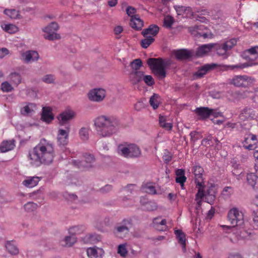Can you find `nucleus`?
<instances>
[{"instance_id": "nucleus-1", "label": "nucleus", "mask_w": 258, "mask_h": 258, "mask_svg": "<svg viewBox=\"0 0 258 258\" xmlns=\"http://www.w3.org/2000/svg\"><path fill=\"white\" fill-rule=\"evenodd\" d=\"M94 122L96 133L101 138L111 137L117 132L119 124L116 117L105 115L97 117Z\"/></svg>"}, {"instance_id": "nucleus-2", "label": "nucleus", "mask_w": 258, "mask_h": 258, "mask_svg": "<svg viewBox=\"0 0 258 258\" xmlns=\"http://www.w3.org/2000/svg\"><path fill=\"white\" fill-rule=\"evenodd\" d=\"M30 159L34 161H52L54 157L52 144L45 139L29 153Z\"/></svg>"}, {"instance_id": "nucleus-3", "label": "nucleus", "mask_w": 258, "mask_h": 258, "mask_svg": "<svg viewBox=\"0 0 258 258\" xmlns=\"http://www.w3.org/2000/svg\"><path fill=\"white\" fill-rule=\"evenodd\" d=\"M117 151L119 155L126 158H138L141 155L140 148L135 144H120L117 147Z\"/></svg>"}, {"instance_id": "nucleus-4", "label": "nucleus", "mask_w": 258, "mask_h": 258, "mask_svg": "<svg viewBox=\"0 0 258 258\" xmlns=\"http://www.w3.org/2000/svg\"><path fill=\"white\" fill-rule=\"evenodd\" d=\"M147 64L153 73L159 79H164L166 77V64L162 58H150L147 60Z\"/></svg>"}, {"instance_id": "nucleus-5", "label": "nucleus", "mask_w": 258, "mask_h": 258, "mask_svg": "<svg viewBox=\"0 0 258 258\" xmlns=\"http://www.w3.org/2000/svg\"><path fill=\"white\" fill-rule=\"evenodd\" d=\"M227 218L233 228L242 230L244 228V216L237 208H233L228 212Z\"/></svg>"}, {"instance_id": "nucleus-6", "label": "nucleus", "mask_w": 258, "mask_h": 258, "mask_svg": "<svg viewBox=\"0 0 258 258\" xmlns=\"http://www.w3.org/2000/svg\"><path fill=\"white\" fill-rule=\"evenodd\" d=\"M195 175V181L196 184V188H198V192L197 197L202 198L205 196L204 194V182L203 178L204 169L200 166H195L192 169Z\"/></svg>"}, {"instance_id": "nucleus-7", "label": "nucleus", "mask_w": 258, "mask_h": 258, "mask_svg": "<svg viewBox=\"0 0 258 258\" xmlns=\"http://www.w3.org/2000/svg\"><path fill=\"white\" fill-rule=\"evenodd\" d=\"M255 80L247 75H236L233 77L230 83L237 87L248 88L251 87Z\"/></svg>"}, {"instance_id": "nucleus-8", "label": "nucleus", "mask_w": 258, "mask_h": 258, "mask_svg": "<svg viewBox=\"0 0 258 258\" xmlns=\"http://www.w3.org/2000/svg\"><path fill=\"white\" fill-rule=\"evenodd\" d=\"M133 225L131 218H126L116 224L115 227V234L120 238H123L128 234L130 229Z\"/></svg>"}, {"instance_id": "nucleus-9", "label": "nucleus", "mask_w": 258, "mask_h": 258, "mask_svg": "<svg viewBox=\"0 0 258 258\" xmlns=\"http://www.w3.org/2000/svg\"><path fill=\"white\" fill-rule=\"evenodd\" d=\"M237 42V39L232 38L223 43H216L215 50L219 55H226L227 51L235 46Z\"/></svg>"}, {"instance_id": "nucleus-10", "label": "nucleus", "mask_w": 258, "mask_h": 258, "mask_svg": "<svg viewBox=\"0 0 258 258\" xmlns=\"http://www.w3.org/2000/svg\"><path fill=\"white\" fill-rule=\"evenodd\" d=\"M58 29V24L55 22H52L43 29V31L47 33L44 35V37L49 40L59 39L60 35L55 32Z\"/></svg>"}, {"instance_id": "nucleus-11", "label": "nucleus", "mask_w": 258, "mask_h": 258, "mask_svg": "<svg viewBox=\"0 0 258 258\" xmlns=\"http://www.w3.org/2000/svg\"><path fill=\"white\" fill-rule=\"evenodd\" d=\"M70 125L68 124L65 129L59 128L57 135V141L59 145L64 146L68 143Z\"/></svg>"}, {"instance_id": "nucleus-12", "label": "nucleus", "mask_w": 258, "mask_h": 258, "mask_svg": "<svg viewBox=\"0 0 258 258\" xmlns=\"http://www.w3.org/2000/svg\"><path fill=\"white\" fill-rule=\"evenodd\" d=\"M189 31L195 36L202 37L204 38H207L212 35L211 33L209 32L207 28L203 25L190 27Z\"/></svg>"}, {"instance_id": "nucleus-13", "label": "nucleus", "mask_w": 258, "mask_h": 258, "mask_svg": "<svg viewBox=\"0 0 258 258\" xmlns=\"http://www.w3.org/2000/svg\"><path fill=\"white\" fill-rule=\"evenodd\" d=\"M106 96V92L103 89H94L91 90L88 93V98L91 101H102Z\"/></svg>"}, {"instance_id": "nucleus-14", "label": "nucleus", "mask_w": 258, "mask_h": 258, "mask_svg": "<svg viewBox=\"0 0 258 258\" xmlns=\"http://www.w3.org/2000/svg\"><path fill=\"white\" fill-rule=\"evenodd\" d=\"M257 143V137L253 134H249L242 142L243 147L244 149L248 150H253L256 148Z\"/></svg>"}, {"instance_id": "nucleus-15", "label": "nucleus", "mask_w": 258, "mask_h": 258, "mask_svg": "<svg viewBox=\"0 0 258 258\" xmlns=\"http://www.w3.org/2000/svg\"><path fill=\"white\" fill-rule=\"evenodd\" d=\"M39 57L37 52L33 50L27 51L21 54V59L26 63L37 60Z\"/></svg>"}, {"instance_id": "nucleus-16", "label": "nucleus", "mask_w": 258, "mask_h": 258, "mask_svg": "<svg viewBox=\"0 0 258 258\" xmlns=\"http://www.w3.org/2000/svg\"><path fill=\"white\" fill-rule=\"evenodd\" d=\"M256 117L255 112L251 108H246L244 109L239 115L240 119L243 121L253 120Z\"/></svg>"}, {"instance_id": "nucleus-17", "label": "nucleus", "mask_w": 258, "mask_h": 258, "mask_svg": "<svg viewBox=\"0 0 258 258\" xmlns=\"http://www.w3.org/2000/svg\"><path fill=\"white\" fill-rule=\"evenodd\" d=\"M87 254L90 258H102L104 251L97 247H89L87 249Z\"/></svg>"}, {"instance_id": "nucleus-18", "label": "nucleus", "mask_w": 258, "mask_h": 258, "mask_svg": "<svg viewBox=\"0 0 258 258\" xmlns=\"http://www.w3.org/2000/svg\"><path fill=\"white\" fill-rule=\"evenodd\" d=\"M195 112L199 116L200 119H205L209 117L213 113V109H209L208 107H202L196 108Z\"/></svg>"}, {"instance_id": "nucleus-19", "label": "nucleus", "mask_w": 258, "mask_h": 258, "mask_svg": "<svg viewBox=\"0 0 258 258\" xmlns=\"http://www.w3.org/2000/svg\"><path fill=\"white\" fill-rule=\"evenodd\" d=\"M159 31V27L155 24L150 25L147 28L144 29L142 34L144 37L148 36H152V38L155 36Z\"/></svg>"}, {"instance_id": "nucleus-20", "label": "nucleus", "mask_w": 258, "mask_h": 258, "mask_svg": "<svg viewBox=\"0 0 258 258\" xmlns=\"http://www.w3.org/2000/svg\"><path fill=\"white\" fill-rule=\"evenodd\" d=\"M130 26L134 30L139 31L144 26V21L140 18L139 16H136L130 19Z\"/></svg>"}, {"instance_id": "nucleus-21", "label": "nucleus", "mask_w": 258, "mask_h": 258, "mask_svg": "<svg viewBox=\"0 0 258 258\" xmlns=\"http://www.w3.org/2000/svg\"><path fill=\"white\" fill-rule=\"evenodd\" d=\"M216 43L204 44L199 47L196 51V54L198 56H202L210 52L212 48L215 49Z\"/></svg>"}, {"instance_id": "nucleus-22", "label": "nucleus", "mask_w": 258, "mask_h": 258, "mask_svg": "<svg viewBox=\"0 0 258 258\" xmlns=\"http://www.w3.org/2000/svg\"><path fill=\"white\" fill-rule=\"evenodd\" d=\"M176 11L178 15H182L185 17H196L194 15V12H192L191 8L189 7L179 6L178 8L176 9Z\"/></svg>"}, {"instance_id": "nucleus-23", "label": "nucleus", "mask_w": 258, "mask_h": 258, "mask_svg": "<svg viewBox=\"0 0 258 258\" xmlns=\"http://www.w3.org/2000/svg\"><path fill=\"white\" fill-rule=\"evenodd\" d=\"M176 177L175 181L179 183L181 188L183 189L184 186V182L186 181V177L185 176V171L182 169H177L175 171Z\"/></svg>"}, {"instance_id": "nucleus-24", "label": "nucleus", "mask_w": 258, "mask_h": 258, "mask_svg": "<svg viewBox=\"0 0 258 258\" xmlns=\"http://www.w3.org/2000/svg\"><path fill=\"white\" fill-rule=\"evenodd\" d=\"M154 227L159 231H165L167 229L166 220L165 219L161 220V218L157 217L153 219Z\"/></svg>"}, {"instance_id": "nucleus-25", "label": "nucleus", "mask_w": 258, "mask_h": 258, "mask_svg": "<svg viewBox=\"0 0 258 258\" xmlns=\"http://www.w3.org/2000/svg\"><path fill=\"white\" fill-rule=\"evenodd\" d=\"M15 142L14 140L3 141L0 145V151L4 153L13 150L15 147Z\"/></svg>"}, {"instance_id": "nucleus-26", "label": "nucleus", "mask_w": 258, "mask_h": 258, "mask_svg": "<svg viewBox=\"0 0 258 258\" xmlns=\"http://www.w3.org/2000/svg\"><path fill=\"white\" fill-rule=\"evenodd\" d=\"M174 54L178 60L186 59L191 56L190 52L186 49H181L174 51Z\"/></svg>"}, {"instance_id": "nucleus-27", "label": "nucleus", "mask_w": 258, "mask_h": 258, "mask_svg": "<svg viewBox=\"0 0 258 258\" xmlns=\"http://www.w3.org/2000/svg\"><path fill=\"white\" fill-rule=\"evenodd\" d=\"M41 118L43 121L47 123L50 122L53 119V116L49 107H43Z\"/></svg>"}, {"instance_id": "nucleus-28", "label": "nucleus", "mask_w": 258, "mask_h": 258, "mask_svg": "<svg viewBox=\"0 0 258 258\" xmlns=\"http://www.w3.org/2000/svg\"><path fill=\"white\" fill-rule=\"evenodd\" d=\"M74 116V114L72 111H66L61 113L58 117L60 125H63L66 122L71 119Z\"/></svg>"}, {"instance_id": "nucleus-29", "label": "nucleus", "mask_w": 258, "mask_h": 258, "mask_svg": "<svg viewBox=\"0 0 258 258\" xmlns=\"http://www.w3.org/2000/svg\"><path fill=\"white\" fill-rule=\"evenodd\" d=\"M4 13L12 19H20L22 17L19 11L14 9H6Z\"/></svg>"}, {"instance_id": "nucleus-30", "label": "nucleus", "mask_w": 258, "mask_h": 258, "mask_svg": "<svg viewBox=\"0 0 258 258\" xmlns=\"http://www.w3.org/2000/svg\"><path fill=\"white\" fill-rule=\"evenodd\" d=\"M248 183L254 189H258V176L253 173H250L247 175Z\"/></svg>"}, {"instance_id": "nucleus-31", "label": "nucleus", "mask_w": 258, "mask_h": 258, "mask_svg": "<svg viewBox=\"0 0 258 258\" xmlns=\"http://www.w3.org/2000/svg\"><path fill=\"white\" fill-rule=\"evenodd\" d=\"M144 73L141 71H135L130 74V79L133 84H136L143 79Z\"/></svg>"}, {"instance_id": "nucleus-32", "label": "nucleus", "mask_w": 258, "mask_h": 258, "mask_svg": "<svg viewBox=\"0 0 258 258\" xmlns=\"http://www.w3.org/2000/svg\"><path fill=\"white\" fill-rule=\"evenodd\" d=\"M174 233L176 236L178 242L182 245L183 249H185L186 237L185 234L181 230H176L175 231Z\"/></svg>"}, {"instance_id": "nucleus-33", "label": "nucleus", "mask_w": 258, "mask_h": 258, "mask_svg": "<svg viewBox=\"0 0 258 258\" xmlns=\"http://www.w3.org/2000/svg\"><path fill=\"white\" fill-rule=\"evenodd\" d=\"M39 180V177L37 176L29 177L23 181V184L28 187H33L38 184Z\"/></svg>"}, {"instance_id": "nucleus-34", "label": "nucleus", "mask_w": 258, "mask_h": 258, "mask_svg": "<svg viewBox=\"0 0 258 258\" xmlns=\"http://www.w3.org/2000/svg\"><path fill=\"white\" fill-rule=\"evenodd\" d=\"M214 143H215L216 145H218L219 143V141L217 138H214L212 136H209L207 138L204 139L202 141L201 145L206 147H209L213 146Z\"/></svg>"}, {"instance_id": "nucleus-35", "label": "nucleus", "mask_w": 258, "mask_h": 258, "mask_svg": "<svg viewBox=\"0 0 258 258\" xmlns=\"http://www.w3.org/2000/svg\"><path fill=\"white\" fill-rule=\"evenodd\" d=\"M5 246L8 251L11 254L16 255L19 253V249L14 243L13 241H7Z\"/></svg>"}, {"instance_id": "nucleus-36", "label": "nucleus", "mask_w": 258, "mask_h": 258, "mask_svg": "<svg viewBox=\"0 0 258 258\" xmlns=\"http://www.w3.org/2000/svg\"><path fill=\"white\" fill-rule=\"evenodd\" d=\"M212 68H213L210 64L205 65L195 73L194 77L196 79L201 78L203 77L208 71Z\"/></svg>"}, {"instance_id": "nucleus-37", "label": "nucleus", "mask_w": 258, "mask_h": 258, "mask_svg": "<svg viewBox=\"0 0 258 258\" xmlns=\"http://www.w3.org/2000/svg\"><path fill=\"white\" fill-rule=\"evenodd\" d=\"M74 167L79 169L81 171H85L89 169L92 165L91 162H71Z\"/></svg>"}, {"instance_id": "nucleus-38", "label": "nucleus", "mask_w": 258, "mask_h": 258, "mask_svg": "<svg viewBox=\"0 0 258 258\" xmlns=\"http://www.w3.org/2000/svg\"><path fill=\"white\" fill-rule=\"evenodd\" d=\"M85 230L84 226H75L69 229V233L75 236L76 235L80 234Z\"/></svg>"}, {"instance_id": "nucleus-39", "label": "nucleus", "mask_w": 258, "mask_h": 258, "mask_svg": "<svg viewBox=\"0 0 258 258\" xmlns=\"http://www.w3.org/2000/svg\"><path fill=\"white\" fill-rule=\"evenodd\" d=\"M160 100V96L157 94H154L150 99V104L154 109H157L159 105Z\"/></svg>"}, {"instance_id": "nucleus-40", "label": "nucleus", "mask_w": 258, "mask_h": 258, "mask_svg": "<svg viewBox=\"0 0 258 258\" xmlns=\"http://www.w3.org/2000/svg\"><path fill=\"white\" fill-rule=\"evenodd\" d=\"M90 129L89 127H82L79 132V137L81 140L86 141L89 139Z\"/></svg>"}, {"instance_id": "nucleus-41", "label": "nucleus", "mask_w": 258, "mask_h": 258, "mask_svg": "<svg viewBox=\"0 0 258 258\" xmlns=\"http://www.w3.org/2000/svg\"><path fill=\"white\" fill-rule=\"evenodd\" d=\"M9 79L12 83L18 85L21 82V77L19 73H12L9 75Z\"/></svg>"}, {"instance_id": "nucleus-42", "label": "nucleus", "mask_w": 258, "mask_h": 258, "mask_svg": "<svg viewBox=\"0 0 258 258\" xmlns=\"http://www.w3.org/2000/svg\"><path fill=\"white\" fill-rule=\"evenodd\" d=\"M257 63H249V62H245V63H238V64H235V65H231V66H228V67L231 69V70H234V69H240V70H241V69H244V68H247L248 67H251L253 65H256L257 64Z\"/></svg>"}, {"instance_id": "nucleus-43", "label": "nucleus", "mask_w": 258, "mask_h": 258, "mask_svg": "<svg viewBox=\"0 0 258 258\" xmlns=\"http://www.w3.org/2000/svg\"><path fill=\"white\" fill-rule=\"evenodd\" d=\"M2 27L5 31L11 34L15 33L18 31V28L13 24H5L4 26H2Z\"/></svg>"}, {"instance_id": "nucleus-44", "label": "nucleus", "mask_w": 258, "mask_h": 258, "mask_svg": "<svg viewBox=\"0 0 258 258\" xmlns=\"http://www.w3.org/2000/svg\"><path fill=\"white\" fill-rule=\"evenodd\" d=\"M145 37V38L142 40L141 45L143 48H147L154 41L155 39L154 38H152V36H149L148 35Z\"/></svg>"}, {"instance_id": "nucleus-45", "label": "nucleus", "mask_w": 258, "mask_h": 258, "mask_svg": "<svg viewBox=\"0 0 258 258\" xmlns=\"http://www.w3.org/2000/svg\"><path fill=\"white\" fill-rule=\"evenodd\" d=\"M143 188L147 193L149 194L154 195L156 194L155 186L151 183H147L143 185Z\"/></svg>"}, {"instance_id": "nucleus-46", "label": "nucleus", "mask_w": 258, "mask_h": 258, "mask_svg": "<svg viewBox=\"0 0 258 258\" xmlns=\"http://www.w3.org/2000/svg\"><path fill=\"white\" fill-rule=\"evenodd\" d=\"M64 241L66 245L67 246H72L77 241L76 237L73 235L68 236L65 237Z\"/></svg>"}, {"instance_id": "nucleus-47", "label": "nucleus", "mask_w": 258, "mask_h": 258, "mask_svg": "<svg viewBox=\"0 0 258 258\" xmlns=\"http://www.w3.org/2000/svg\"><path fill=\"white\" fill-rule=\"evenodd\" d=\"M55 80V77L52 74H48L44 76L41 80L47 84H51L54 83V80Z\"/></svg>"}, {"instance_id": "nucleus-48", "label": "nucleus", "mask_w": 258, "mask_h": 258, "mask_svg": "<svg viewBox=\"0 0 258 258\" xmlns=\"http://www.w3.org/2000/svg\"><path fill=\"white\" fill-rule=\"evenodd\" d=\"M126 244H120L118 247L117 252L122 257H125L127 254V250L126 248Z\"/></svg>"}, {"instance_id": "nucleus-49", "label": "nucleus", "mask_w": 258, "mask_h": 258, "mask_svg": "<svg viewBox=\"0 0 258 258\" xmlns=\"http://www.w3.org/2000/svg\"><path fill=\"white\" fill-rule=\"evenodd\" d=\"M37 205L33 202H28L26 204L24 208L27 212H33L36 209Z\"/></svg>"}, {"instance_id": "nucleus-50", "label": "nucleus", "mask_w": 258, "mask_h": 258, "mask_svg": "<svg viewBox=\"0 0 258 258\" xmlns=\"http://www.w3.org/2000/svg\"><path fill=\"white\" fill-rule=\"evenodd\" d=\"M142 60L139 59H135L134 60L131 64V67L133 69L135 70V71H138V70L142 66Z\"/></svg>"}, {"instance_id": "nucleus-51", "label": "nucleus", "mask_w": 258, "mask_h": 258, "mask_svg": "<svg viewBox=\"0 0 258 258\" xmlns=\"http://www.w3.org/2000/svg\"><path fill=\"white\" fill-rule=\"evenodd\" d=\"M1 89L3 92H11L14 88L8 82L6 81L2 83Z\"/></svg>"}, {"instance_id": "nucleus-52", "label": "nucleus", "mask_w": 258, "mask_h": 258, "mask_svg": "<svg viewBox=\"0 0 258 258\" xmlns=\"http://www.w3.org/2000/svg\"><path fill=\"white\" fill-rule=\"evenodd\" d=\"M35 105L33 103H30L29 105L25 106L21 110V112L23 114L26 115L31 113L33 111V108Z\"/></svg>"}, {"instance_id": "nucleus-53", "label": "nucleus", "mask_w": 258, "mask_h": 258, "mask_svg": "<svg viewBox=\"0 0 258 258\" xmlns=\"http://www.w3.org/2000/svg\"><path fill=\"white\" fill-rule=\"evenodd\" d=\"M173 22L174 20L171 17L166 16L164 19L163 26L167 28H170L171 27Z\"/></svg>"}, {"instance_id": "nucleus-54", "label": "nucleus", "mask_w": 258, "mask_h": 258, "mask_svg": "<svg viewBox=\"0 0 258 258\" xmlns=\"http://www.w3.org/2000/svg\"><path fill=\"white\" fill-rule=\"evenodd\" d=\"M126 13L127 15L131 17V18H133L134 17H136V16H139V15L136 14L137 10L132 6H128L126 8Z\"/></svg>"}, {"instance_id": "nucleus-55", "label": "nucleus", "mask_w": 258, "mask_h": 258, "mask_svg": "<svg viewBox=\"0 0 258 258\" xmlns=\"http://www.w3.org/2000/svg\"><path fill=\"white\" fill-rule=\"evenodd\" d=\"M143 80L146 84V85H147L149 86H151L155 83L154 79L151 75H146L143 76Z\"/></svg>"}, {"instance_id": "nucleus-56", "label": "nucleus", "mask_w": 258, "mask_h": 258, "mask_svg": "<svg viewBox=\"0 0 258 258\" xmlns=\"http://www.w3.org/2000/svg\"><path fill=\"white\" fill-rule=\"evenodd\" d=\"M189 136L190 137L191 141L194 143L198 141L201 137L200 134L196 131L191 132L190 133Z\"/></svg>"}, {"instance_id": "nucleus-57", "label": "nucleus", "mask_w": 258, "mask_h": 258, "mask_svg": "<svg viewBox=\"0 0 258 258\" xmlns=\"http://www.w3.org/2000/svg\"><path fill=\"white\" fill-rule=\"evenodd\" d=\"M85 243H93L95 241L94 235L92 234H88L83 238Z\"/></svg>"}, {"instance_id": "nucleus-58", "label": "nucleus", "mask_w": 258, "mask_h": 258, "mask_svg": "<svg viewBox=\"0 0 258 258\" xmlns=\"http://www.w3.org/2000/svg\"><path fill=\"white\" fill-rule=\"evenodd\" d=\"M163 159L164 161H170L172 159V154L167 150L163 151Z\"/></svg>"}, {"instance_id": "nucleus-59", "label": "nucleus", "mask_w": 258, "mask_h": 258, "mask_svg": "<svg viewBox=\"0 0 258 258\" xmlns=\"http://www.w3.org/2000/svg\"><path fill=\"white\" fill-rule=\"evenodd\" d=\"M83 157L85 161H92L95 159L94 155L90 153H84Z\"/></svg>"}, {"instance_id": "nucleus-60", "label": "nucleus", "mask_w": 258, "mask_h": 258, "mask_svg": "<svg viewBox=\"0 0 258 258\" xmlns=\"http://www.w3.org/2000/svg\"><path fill=\"white\" fill-rule=\"evenodd\" d=\"M9 51L6 48H0V58H2L8 54Z\"/></svg>"}, {"instance_id": "nucleus-61", "label": "nucleus", "mask_w": 258, "mask_h": 258, "mask_svg": "<svg viewBox=\"0 0 258 258\" xmlns=\"http://www.w3.org/2000/svg\"><path fill=\"white\" fill-rule=\"evenodd\" d=\"M123 27L121 26H116V27H114V33L115 34V35H119L123 31Z\"/></svg>"}, {"instance_id": "nucleus-62", "label": "nucleus", "mask_w": 258, "mask_h": 258, "mask_svg": "<svg viewBox=\"0 0 258 258\" xmlns=\"http://www.w3.org/2000/svg\"><path fill=\"white\" fill-rule=\"evenodd\" d=\"M256 48H258L257 46H255L251 47V48L249 49L247 51L251 54L255 55V58H256L258 57V54L256 51Z\"/></svg>"}, {"instance_id": "nucleus-63", "label": "nucleus", "mask_w": 258, "mask_h": 258, "mask_svg": "<svg viewBox=\"0 0 258 258\" xmlns=\"http://www.w3.org/2000/svg\"><path fill=\"white\" fill-rule=\"evenodd\" d=\"M144 107L143 102L138 101L135 104V109L136 110L140 111Z\"/></svg>"}, {"instance_id": "nucleus-64", "label": "nucleus", "mask_w": 258, "mask_h": 258, "mask_svg": "<svg viewBox=\"0 0 258 258\" xmlns=\"http://www.w3.org/2000/svg\"><path fill=\"white\" fill-rule=\"evenodd\" d=\"M252 216L254 223L258 226V211L257 212H253Z\"/></svg>"}]
</instances>
